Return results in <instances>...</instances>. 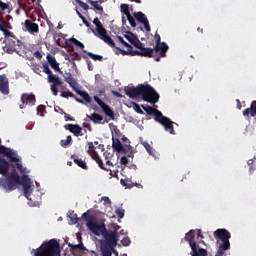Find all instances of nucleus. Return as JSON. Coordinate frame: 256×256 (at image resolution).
<instances>
[{
  "mask_svg": "<svg viewBox=\"0 0 256 256\" xmlns=\"http://www.w3.org/2000/svg\"><path fill=\"white\" fill-rule=\"evenodd\" d=\"M93 24L96 27V33L95 30H92V32L96 35V37H99V39L104 41L106 45H109V47H112L113 49H117V51H120L121 55L123 56L129 55L130 57H135V50H133V47L128 48L127 50H122L121 48L115 45V41L113 40V38L107 35V30L105 29V27H103V23H101V20L95 18L93 20Z\"/></svg>",
  "mask_w": 256,
  "mask_h": 256,
  "instance_id": "2",
  "label": "nucleus"
},
{
  "mask_svg": "<svg viewBox=\"0 0 256 256\" xmlns=\"http://www.w3.org/2000/svg\"><path fill=\"white\" fill-rule=\"evenodd\" d=\"M9 167L11 164L5 158L0 157V175L5 177L0 178V187L5 191H15L21 185V177L15 169L9 173Z\"/></svg>",
  "mask_w": 256,
  "mask_h": 256,
  "instance_id": "1",
  "label": "nucleus"
},
{
  "mask_svg": "<svg viewBox=\"0 0 256 256\" xmlns=\"http://www.w3.org/2000/svg\"><path fill=\"white\" fill-rule=\"evenodd\" d=\"M78 3V5L82 8V9H84V11H89V6L87 5V3H85V2H83V1H78L77 2Z\"/></svg>",
  "mask_w": 256,
  "mask_h": 256,
  "instance_id": "56",
  "label": "nucleus"
},
{
  "mask_svg": "<svg viewBox=\"0 0 256 256\" xmlns=\"http://www.w3.org/2000/svg\"><path fill=\"white\" fill-rule=\"evenodd\" d=\"M82 21H83L84 25H86V27H90L91 23H89V21H87V19L85 17H82Z\"/></svg>",
  "mask_w": 256,
  "mask_h": 256,
  "instance_id": "64",
  "label": "nucleus"
},
{
  "mask_svg": "<svg viewBox=\"0 0 256 256\" xmlns=\"http://www.w3.org/2000/svg\"><path fill=\"white\" fill-rule=\"evenodd\" d=\"M255 117L256 116V100L252 101L250 108H247L243 111L244 117Z\"/></svg>",
  "mask_w": 256,
  "mask_h": 256,
  "instance_id": "24",
  "label": "nucleus"
},
{
  "mask_svg": "<svg viewBox=\"0 0 256 256\" xmlns=\"http://www.w3.org/2000/svg\"><path fill=\"white\" fill-rule=\"evenodd\" d=\"M60 97H63L64 99H69V97H71L73 99V97H75V94H73V92L66 90V91H61Z\"/></svg>",
  "mask_w": 256,
  "mask_h": 256,
  "instance_id": "42",
  "label": "nucleus"
},
{
  "mask_svg": "<svg viewBox=\"0 0 256 256\" xmlns=\"http://www.w3.org/2000/svg\"><path fill=\"white\" fill-rule=\"evenodd\" d=\"M48 81L49 83H52L50 86L52 95H54V97H57L59 95V89L57 88V86L62 85L63 81H61V78L54 74L48 76Z\"/></svg>",
  "mask_w": 256,
  "mask_h": 256,
  "instance_id": "15",
  "label": "nucleus"
},
{
  "mask_svg": "<svg viewBox=\"0 0 256 256\" xmlns=\"http://www.w3.org/2000/svg\"><path fill=\"white\" fill-rule=\"evenodd\" d=\"M136 49L139 50H134L135 56L148 57L149 59L153 58L156 63H159V61H161V58H163V56L160 55V52H155V48H147L141 42L140 45L136 46Z\"/></svg>",
  "mask_w": 256,
  "mask_h": 256,
  "instance_id": "9",
  "label": "nucleus"
},
{
  "mask_svg": "<svg viewBox=\"0 0 256 256\" xmlns=\"http://www.w3.org/2000/svg\"><path fill=\"white\" fill-rule=\"evenodd\" d=\"M102 201H104V203L107 205H111V199H109V197H103Z\"/></svg>",
  "mask_w": 256,
  "mask_h": 256,
  "instance_id": "63",
  "label": "nucleus"
},
{
  "mask_svg": "<svg viewBox=\"0 0 256 256\" xmlns=\"http://www.w3.org/2000/svg\"><path fill=\"white\" fill-rule=\"evenodd\" d=\"M0 9L1 11H7L8 13H10V9H9V4L4 3L3 1L0 0Z\"/></svg>",
  "mask_w": 256,
  "mask_h": 256,
  "instance_id": "48",
  "label": "nucleus"
},
{
  "mask_svg": "<svg viewBox=\"0 0 256 256\" xmlns=\"http://www.w3.org/2000/svg\"><path fill=\"white\" fill-rule=\"evenodd\" d=\"M214 239L218 246L215 256H226L225 251L231 249V232L225 228H219L213 232Z\"/></svg>",
  "mask_w": 256,
  "mask_h": 256,
  "instance_id": "3",
  "label": "nucleus"
},
{
  "mask_svg": "<svg viewBox=\"0 0 256 256\" xmlns=\"http://www.w3.org/2000/svg\"><path fill=\"white\" fill-rule=\"evenodd\" d=\"M199 237L201 238V243H205L203 241V239H205V237L201 234V230H197V239H199Z\"/></svg>",
  "mask_w": 256,
  "mask_h": 256,
  "instance_id": "62",
  "label": "nucleus"
},
{
  "mask_svg": "<svg viewBox=\"0 0 256 256\" xmlns=\"http://www.w3.org/2000/svg\"><path fill=\"white\" fill-rule=\"evenodd\" d=\"M64 129H66V131H70V133H73L75 137H80L83 135V128H81L79 124H66Z\"/></svg>",
  "mask_w": 256,
  "mask_h": 256,
  "instance_id": "18",
  "label": "nucleus"
},
{
  "mask_svg": "<svg viewBox=\"0 0 256 256\" xmlns=\"http://www.w3.org/2000/svg\"><path fill=\"white\" fill-rule=\"evenodd\" d=\"M43 71L46 73V75H48V77H50V75H53V72L51 71V69H49V65L47 64H43Z\"/></svg>",
  "mask_w": 256,
  "mask_h": 256,
  "instance_id": "52",
  "label": "nucleus"
},
{
  "mask_svg": "<svg viewBox=\"0 0 256 256\" xmlns=\"http://www.w3.org/2000/svg\"><path fill=\"white\" fill-rule=\"evenodd\" d=\"M142 109H144L147 115H154L155 121H157V123H160V125H163V127L165 128V131H169L171 135H175V129L173 128V121H171V119H169L167 116H163V113H161V111L151 106H147V107L142 106Z\"/></svg>",
  "mask_w": 256,
  "mask_h": 256,
  "instance_id": "5",
  "label": "nucleus"
},
{
  "mask_svg": "<svg viewBox=\"0 0 256 256\" xmlns=\"http://www.w3.org/2000/svg\"><path fill=\"white\" fill-rule=\"evenodd\" d=\"M140 97L142 101L146 103H151L155 105V103L159 102L160 96L159 93L153 88L150 84H142Z\"/></svg>",
  "mask_w": 256,
  "mask_h": 256,
  "instance_id": "7",
  "label": "nucleus"
},
{
  "mask_svg": "<svg viewBox=\"0 0 256 256\" xmlns=\"http://www.w3.org/2000/svg\"><path fill=\"white\" fill-rule=\"evenodd\" d=\"M104 240L100 242V249L102 251V256H111L113 255V251L117 247L119 243V235L115 234L113 230H105L102 234Z\"/></svg>",
  "mask_w": 256,
  "mask_h": 256,
  "instance_id": "4",
  "label": "nucleus"
},
{
  "mask_svg": "<svg viewBox=\"0 0 256 256\" xmlns=\"http://www.w3.org/2000/svg\"><path fill=\"white\" fill-rule=\"evenodd\" d=\"M84 53H86V55H88V57L93 59V61H103V56H101V55L93 54L92 52H87V51H84Z\"/></svg>",
  "mask_w": 256,
  "mask_h": 256,
  "instance_id": "37",
  "label": "nucleus"
},
{
  "mask_svg": "<svg viewBox=\"0 0 256 256\" xmlns=\"http://www.w3.org/2000/svg\"><path fill=\"white\" fill-rule=\"evenodd\" d=\"M24 189V195L28 199V201H33V198L31 197L32 189L31 185L30 186H23Z\"/></svg>",
  "mask_w": 256,
  "mask_h": 256,
  "instance_id": "33",
  "label": "nucleus"
},
{
  "mask_svg": "<svg viewBox=\"0 0 256 256\" xmlns=\"http://www.w3.org/2000/svg\"><path fill=\"white\" fill-rule=\"evenodd\" d=\"M154 41L156 45L154 46L155 53H160V57H167V51H169V46L165 42H161V35L155 34Z\"/></svg>",
  "mask_w": 256,
  "mask_h": 256,
  "instance_id": "11",
  "label": "nucleus"
},
{
  "mask_svg": "<svg viewBox=\"0 0 256 256\" xmlns=\"http://www.w3.org/2000/svg\"><path fill=\"white\" fill-rule=\"evenodd\" d=\"M120 163L121 165H127V163H129V158H127V156H122L120 159Z\"/></svg>",
  "mask_w": 256,
  "mask_h": 256,
  "instance_id": "58",
  "label": "nucleus"
},
{
  "mask_svg": "<svg viewBox=\"0 0 256 256\" xmlns=\"http://www.w3.org/2000/svg\"><path fill=\"white\" fill-rule=\"evenodd\" d=\"M74 163L77 164L80 169H84V171H87V169H89V166H87V162L79 158V156L74 157Z\"/></svg>",
  "mask_w": 256,
  "mask_h": 256,
  "instance_id": "25",
  "label": "nucleus"
},
{
  "mask_svg": "<svg viewBox=\"0 0 256 256\" xmlns=\"http://www.w3.org/2000/svg\"><path fill=\"white\" fill-rule=\"evenodd\" d=\"M69 247H72L73 249H80V251H86L87 249L85 248V245H83V243L77 245H69Z\"/></svg>",
  "mask_w": 256,
  "mask_h": 256,
  "instance_id": "50",
  "label": "nucleus"
},
{
  "mask_svg": "<svg viewBox=\"0 0 256 256\" xmlns=\"http://www.w3.org/2000/svg\"><path fill=\"white\" fill-rule=\"evenodd\" d=\"M133 16L135 17L136 21L141 24L147 19V16L143 14V12H134Z\"/></svg>",
  "mask_w": 256,
  "mask_h": 256,
  "instance_id": "31",
  "label": "nucleus"
},
{
  "mask_svg": "<svg viewBox=\"0 0 256 256\" xmlns=\"http://www.w3.org/2000/svg\"><path fill=\"white\" fill-rule=\"evenodd\" d=\"M92 159L98 164L100 169H103L105 171V166L103 165V160L101 159V156H99L98 153L91 155Z\"/></svg>",
  "mask_w": 256,
  "mask_h": 256,
  "instance_id": "28",
  "label": "nucleus"
},
{
  "mask_svg": "<svg viewBox=\"0 0 256 256\" xmlns=\"http://www.w3.org/2000/svg\"><path fill=\"white\" fill-rule=\"evenodd\" d=\"M96 149L97 148L95 147V145H93V142H88V155H95V153H97V151H95Z\"/></svg>",
  "mask_w": 256,
  "mask_h": 256,
  "instance_id": "41",
  "label": "nucleus"
},
{
  "mask_svg": "<svg viewBox=\"0 0 256 256\" xmlns=\"http://www.w3.org/2000/svg\"><path fill=\"white\" fill-rule=\"evenodd\" d=\"M115 213L119 219H123V217H125V210L123 208L116 209Z\"/></svg>",
  "mask_w": 256,
  "mask_h": 256,
  "instance_id": "46",
  "label": "nucleus"
},
{
  "mask_svg": "<svg viewBox=\"0 0 256 256\" xmlns=\"http://www.w3.org/2000/svg\"><path fill=\"white\" fill-rule=\"evenodd\" d=\"M121 243L123 247H129V245H131V238H129V236H126L121 240Z\"/></svg>",
  "mask_w": 256,
  "mask_h": 256,
  "instance_id": "45",
  "label": "nucleus"
},
{
  "mask_svg": "<svg viewBox=\"0 0 256 256\" xmlns=\"http://www.w3.org/2000/svg\"><path fill=\"white\" fill-rule=\"evenodd\" d=\"M120 183L123 187H126V189H131V187H133V185L129 184V181L125 179H121Z\"/></svg>",
  "mask_w": 256,
  "mask_h": 256,
  "instance_id": "51",
  "label": "nucleus"
},
{
  "mask_svg": "<svg viewBox=\"0 0 256 256\" xmlns=\"http://www.w3.org/2000/svg\"><path fill=\"white\" fill-rule=\"evenodd\" d=\"M87 118L90 119V121H93L95 124L102 123L101 121H103V117L98 113H92L91 116L87 115Z\"/></svg>",
  "mask_w": 256,
  "mask_h": 256,
  "instance_id": "26",
  "label": "nucleus"
},
{
  "mask_svg": "<svg viewBox=\"0 0 256 256\" xmlns=\"http://www.w3.org/2000/svg\"><path fill=\"white\" fill-rule=\"evenodd\" d=\"M25 28L29 33H39V25L31 20H25Z\"/></svg>",
  "mask_w": 256,
  "mask_h": 256,
  "instance_id": "23",
  "label": "nucleus"
},
{
  "mask_svg": "<svg viewBox=\"0 0 256 256\" xmlns=\"http://www.w3.org/2000/svg\"><path fill=\"white\" fill-rule=\"evenodd\" d=\"M71 141H73V138L71 137V135H68L66 140L60 141V145L64 148L69 147V145H71Z\"/></svg>",
  "mask_w": 256,
  "mask_h": 256,
  "instance_id": "39",
  "label": "nucleus"
},
{
  "mask_svg": "<svg viewBox=\"0 0 256 256\" xmlns=\"http://www.w3.org/2000/svg\"><path fill=\"white\" fill-rule=\"evenodd\" d=\"M120 11H121V13L126 15V17L128 15H131V11H129V4H121L120 5Z\"/></svg>",
  "mask_w": 256,
  "mask_h": 256,
  "instance_id": "38",
  "label": "nucleus"
},
{
  "mask_svg": "<svg viewBox=\"0 0 256 256\" xmlns=\"http://www.w3.org/2000/svg\"><path fill=\"white\" fill-rule=\"evenodd\" d=\"M0 93L9 95V79L5 75H0Z\"/></svg>",
  "mask_w": 256,
  "mask_h": 256,
  "instance_id": "19",
  "label": "nucleus"
},
{
  "mask_svg": "<svg viewBox=\"0 0 256 256\" xmlns=\"http://www.w3.org/2000/svg\"><path fill=\"white\" fill-rule=\"evenodd\" d=\"M133 109H134V111H136V113H138L139 115H143V111H142V109H141V106H139V104H137V103H133Z\"/></svg>",
  "mask_w": 256,
  "mask_h": 256,
  "instance_id": "49",
  "label": "nucleus"
},
{
  "mask_svg": "<svg viewBox=\"0 0 256 256\" xmlns=\"http://www.w3.org/2000/svg\"><path fill=\"white\" fill-rule=\"evenodd\" d=\"M112 233H115V235H119V229H121V226L117 223H113L111 225Z\"/></svg>",
  "mask_w": 256,
  "mask_h": 256,
  "instance_id": "47",
  "label": "nucleus"
},
{
  "mask_svg": "<svg viewBox=\"0 0 256 256\" xmlns=\"http://www.w3.org/2000/svg\"><path fill=\"white\" fill-rule=\"evenodd\" d=\"M88 3L94 7V9L96 11H100L101 13H103V6L99 5V1H93V0H87Z\"/></svg>",
  "mask_w": 256,
  "mask_h": 256,
  "instance_id": "34",
  "label": "nucleus"
},
{
  "mask_svg": "<svg viewBox=\"0 0 256 256\" xmlns=\"http://www.w3.org/2000/svg\"><path fill=\"white\" fill-rule=\"evenodd\" d=\"M58 87H60V92H61V91H68V89H67V84H65V83H63V82H62V85H58Z\"/></svg>",
  "mask_w": 256,
  "mask_h": 256,
  "instance_id": "61",
  "label": "nucleus"
},
{
  "mask_svg": "<svg viewBox=\"0 0 256 256\" xmlns=\"http://www.w3.org/2000/svg\"><path fill=\"white\" fill-rule=\"evenodd\" d=\"M122 142L127 147V149L131 148V141H129L128 137L123 136L122 137Z\"/></svg>",
  "mask_w": 256,
  "mask_h": 256,
  "instance_id": "54",
  "label": "nucleus"
},
{
  "mask_svg": "<svg viewBox=\"0 0 256 256\" xmlns=\"http://www.w3.org/2000/svg\"><path fill=\"white\" fill-rule=\"evenodd\" d=\"M64 81H66V83H68L70 85V87L73 89V91H75V93H77V95H80V97H82V99L86 103H91V96L89 95V93H87V91H81V90H79V88H77V80H75V78H73V75L71 73L64 74Z\"/></svg>",
  "mask_w": 256,
  "mask_h": 256,
  "instance_id": "10",
  "label": "nucleus"
},
{
  "mask_svg": "<svg viewBox=\"0 0 256 256\" xmlns=\"http://www.w3.org/2000/svg\"><path fill=\"white\" fill-rule=\"evenodd\" d=\"M64 119H65V121H75V119L71 115H69L65 112H64Z\"/></svg>",
  "mask_w": 256,
  "mask_h": 256,
  "instance_id": "59",
  "label": "nucleus"
},
{
  "mask_svg": "<svg viewBox=\"0 0 256 256\" xmlns=\"http://www.w3.org/2000/svg\"><path fill=\"white\" fill-rule=\"evenodd\" d=\"M5 13L0 10V25H7V20L4 17Z\"/></svg>",
  "mask_w": 256,
  "mask_h": 256,
  "instance_id": "55",
  "label": "nucleus"
},
{
  "mask_svg": "<svg viewBox=\"0 0 256 256\" xmlns=\"http://www.w3.org/2000/svg\"><path fill=\"white\" fill-rule=\"evenodd\" d=\"M142 25H144L145 31L149 33L151 31V25H149V19H146L144 22H142Z\"/></svg>",
  "mask_w": 256,
  "mask_h": 256,
  "instance_id": "53",
  "label": "nucleus"
},
{
  "mask_svg": "<svg viewBox=\"0 0 256 256\" xmlns=\"http://www.w3.org/2000/svg\"><path fill=\"white\" fill-rule=\"evenodd\" d=\"M46 59H47V62L49 63V65H50V67H52V69H54V71H56L60 75H63V71H61V68H59V63H58L57 59L54 58L53 55L48 54L46 56Z\"/></svg>",
  "mask_w": 256,
  "mask_h": 256,
  "instance_id": "20",
  "label": "nucleus"
},
{
  "mask_svg": "<svg viewBox=\"0 0 256 256\" xmlns=\"http://www.w3.org/2000/svg\"><path fill=\"white\" fill-rule=\"evenodd\" d=\"M184 240L189 243L192 256H208L207 249L199 248V244L195 242V230L186 233Z\"/></svg>",
  "mask_w": 256,
  "mask_h": 256,
  "instance_id": "8",
  "label": "nucleus"
},
{
  "mask_svg": "<svg viewBox=\"0 0 256 256\" xmlns=\"http://www.w3.org/2000/svg\"><path fill=\"white\" fill-rule=\"evenodd\" d=\"M67 215L70 218L71 225H77V223H79V217H77L74 211H69Z\"/></svg>",
  "mask_w": 256,
  "mask_h": 256,
  "instance_id": "30",
  "label": "nucleus"
},
{
  "mask_svg": "<svg viewBox=\"0 0 256 256\" xmlns=\"http://www.w3.org/2000/svg\"><path fill=\"white\" fill-rule=\"evenodd\" d=\"M72 65H73V67H77V64H75V61H81V55H79V53H77V52H74L73 54H72Z\"/></svg>",
  "mask_w": 256,
  "mask_h": 256,
  "instance_id": "43",
  "label": "nucleus"
},
{
  "mask_svg": "<svg viewBox=\"0 0 256 256\" xmlns=\"http://www.w3.org/2000/svg\"><path fill=\"white\" fill-rule=\"evenodd\" d=\"M88 71H93V64L91 63V60H86Z\"/></svg>",
  "mask_w": 256,
  "mask_h": 256,
  "instance_id": "60",
  "label": "nucleus"
},
{
  "mask_svg": "<svg viewBox=\"0 0 256 256\" xmlns=\"http://www.w3.org/2000/svg\"><path fill=\"white\" fill-rule=\"evenodd\" d=\"M112 148L117 153H125V147L123 146V144H121V140H119L118 138H112Z\"/></svg>",
  "mask_w": 256,
  "mask_h": 256,
  "instance_id": "22",
  "label": "nucleus"
},
{
  "mask_svg": "<svg viewBox=\"0 0 256 256\" xmlns=\"http://www.w3.org/2000/svg\"><path fill=\"white\" fill-rule=\"evenodd\" d=\"M36 102L37 99L35 98L34 94L24 93L21 95V104H19V109H25L26 105L33 107Z\"/></svg>",
  "mask_w": 256,
  "mask_h": 256,
  "instance_id": "14",
  "label": "nucleus"
},
{
  "mask_svg": "<svg viewBox=\"0 0 256 256\" xmlns=\"http://www.w3.org/2000/svg\"><path fill=\"white\" fill-rule=\"evenodd\" d=\"M0 155L7 157L10 161H19L17 152H14L11 148H7L3 145H0Z\"/></svg>",
  "mask_w": 256,
  "mask_h": 256,
  "instance_id": "17",
  "label": "nucleus"
},
{
  "mask_svg": "<svg viewBox=\"0 0 256 256\" xmlns=\"http://www.w3.org/2000/svg\"><path fill=\"white\" fill-rule=\"evenodd\" d=\"M125 39H127V41H129V43H131V45H133L134 47H139L141 45V41L139 40V38L133 34L132 32H127L124 35Z\"/></svg>",
  "mask_w": 256,
  "mask_h": 256,
  "instance_id": "21",
  "label": "nucleus"
},
{
  "mask_svg": "<svg viewBox=\"0 0 256 256\" xmlns=\"http://www.w3.org/2000/svg\"><path fill=\"white\" fill-rule=\"evenodd\" d=\"M9 23L6 22V24L4 25H0V31H2V33L4 34L5 37H11V39H13V37H15V35L13 34V32L7 30Z\"/></svg>",
  "mask_w": 256,
  "mask_h": 256,
  "instance_id": "27",
  "label": "nucleus"
},
{
  "mask_svg": "<svg viewBox=\"0 0 256 256\" xmlns=\"http://www.w3.org/2000/svg\"><path fill=\"white\" fill-rule=\"evenodd\" d=\"M142 145L146 149V151L149 155H151L152 157H155L157 152L155 151V149L153 147H151L150 144H148V142H142Z\"/></svg>",
  "mask_w": 256,
  "mask_h": 256,
  "instance_id": "29",
  "label": "nucleus"
},
{
  "mask_svg": "<svg viewBox=\"0 0 256 256\" xmlns=\"http://www.w3.org/2000/svg\"><path fill=\"white\" fill-rule=\"evenodd\" d=\"M115 42L116 43H121L124 47H127V49H133V46H131V44L127 43L123 37L121 36H116L115 37Z\"/></svg>",
  "mask_w": 256,
  "mask_h": 256,
  "instance_id": "32",
  "label": "nucleus"
},
{
  "mask_svg": "<svg viewBox=\"0 0 256 256\" xmlns=\"http://www.w3.org/2000/svg\"><path fill=\"white\" fill-rule=\"evenodd\" d=\"M94 101L102 109L106 117H109L112 121H115V112H113V109H111L110 105H107V103L101 100V98H99L98 96H94Z\"/></svg>",
  "mask_w": 256,
  "mask_h": 256,
  "instance_id": "12",
  "label": "nucleus"
},
{
  "mask_svg": "<svg viewBox=\"0 0 256 256\" xmlns=\"http://www.w3.org/2000/svg\"><path fill=\"white\" fill-rule=\"evenodd\" d=\"M68 41L73 45H75L76 47H79L80 49H85V45L81 41L77 40L76 38L71 37L70 39H68Z\"/></svg>",
  "mask_w": 256,
  "mask_h": 256,
  "instance_id": "35",
  "label": "nucleus"
},
{
  "mask_svg": "<svg viewBox=\"0 0 256 256\" xmlns=\"http://www.w3.org/2000/svg\"><path fill=\"white\" fill-rule=\"evenodd\" d=\"M21 44V41L17 39L15 36L13 38H8L5 47H3L5 53L9 55H13V53H17V47Z\"/></svg>",
  "mask_w": 256,
  "mask_h": 256,
  "instance_id": "13",
  "label": "nucleus"
},
{
  "mask_svg": "<svg viewBox=\"0 0 256 256\" xmlns=\"http://www.w3.org/2000/svg\"><path fill=\"white\" fill-rule=\"evenodd\" d=\"M19 161H21L18 158V161H11V163H16V164H12L13 169H15V167H17L18 171H20V173H25V168L23 167V164H21Z\"/></svg>",
  "mask_w": 256,
  "mask_h": 256,
  "instance_id": "36",
  "label": "nucleus"
},
{
  "mask_svg": "<svg viewBox=\"0 0 256 256\" xmlns=\"http://www.w3.org/2000/svg\"><path fill=\"white\" fill-rule=\"evenodd\" d=\"M141 89H142V84L138 85L137 87H128L125 88V94L127 97L130 99H139L141 97Z\"/></svg>",
  "mask_w": 256,
  "mask_h": 256,
  "instance_id": "16",
  "label": "nucleus"
},
{
  "mask_svg": "<svg viewBox=\"0 0 256 256\" xmlns=\"http://www.w3.org/2000/svg\"><path fill=\"white\" fill-rule=\"evenodd\" d=\"M54 111L56 113H59L60 115H64L65 114V111L63 110V108L59 107V106H55L54 107Z\"/></svg>",
  "mask_w": 256,
  "mask_h": 256,
  "instance_id": "57",
  "label": "nucleus"
},
{
  "mask_svg": "<svg viewBox=\"0 0 256 256\" xmlns=\"http://www.w3.org/2000/svg\"><path fill=\"white\" fill-rule=\"evenodd\" d=\"M84 221H86V227L93 233L99 237L103 235L107 230V226H105L104 222H97V217L95 215L90 214L89 211L82 214Z\"/></svg>",
  "mask_w": 256,
  "mask_h": 256,
  "instance_id": "6",
  "label": "nucleus"
},
{
  "mask_svg": "<svg viewBox=\"0 0 256 256\" xmlns=\"http://www.w3.org/2000/svg\"><path fill=\"white\" fill-rule=\"evenodd\" d=\"M127 21L130 23L131 27H137V22L135 21V18L131 15L128 14Z\"/></svg>",
  "mask_w": 256,
  "mask_h": 256,
  "instance_id": "44",
  "label": "nucleus"
},
{
  "mask_svg": "<svg viewBox=\"0 0 256 256\" xmlns=\"http://www.w3.org/2000/svg\"><path fill=\"white\" fill-rule=\"evenodd\" d=\"M22 181V187H27L31 185V178L27 175H23L21 178Z\"/></svg>",
  "mask_w": 256,
  "mask_h": 256,
  "instance_id": "40",
  "label": "nucleus"
}]
</instances>
